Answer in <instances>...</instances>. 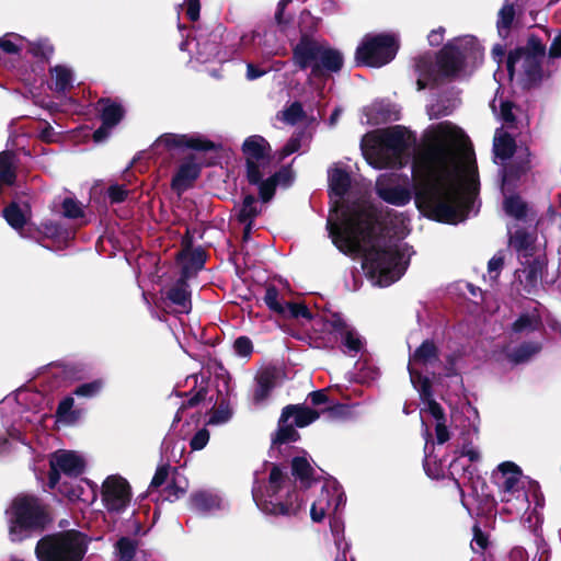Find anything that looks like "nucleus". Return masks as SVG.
Returning a JSON list of instances; mask_svg holds the SVG:
<instances>
[{"label": "nucleus", "mask_w": 561, "mask_h": 561, "mask_svg": "<svg viewBox=\"0 0 561 561\" xmlns=\"http://www.w3.org/2000/svg\"><path fill=\"white\" fill-rule=\"evenodd\" d=\"M462 130L445 121L433 126L413 162L415 203L430 219L457 225L472 210L479 191L477 168L463 178L459 139Z\"/></svg>", "instance_id": "1"}, {"label": "nucleus", "mask_w": 561, "mask_h": 561, "mask_svg": "<svg viewBox=\"0 0 561 561\" xmlns=\"http://www.w3.org/2000/svg\"><path fill=\"white\" fill-rule=\"evenodd\" d=\"M329 196L335 198L330 211L341 213V221L328 219L333 244L344 254L364 252L363 268L380 286H389L404 273L403 254L396 245L379 247V211L369 201H344L352 186L351 173L341 167L328 170Z\"/></svg>", "instance_id": "2"}, {"label": "nucleus", "mask_w": 561, "mask_h": 561, "mask_svg": "<svg viewBox=\"0 0 561 561\" xmlns=\"http://www.w3.org/2000/svg\"><path fill=\"white\" fill-rule=\"evenodd\" d=\"M9 535L13 542H21L39 535L53 523L48 505L33 494L16 495L7 511Z\"/></svg>", "instance_id": "3"}, {"label": "nucleus", "mask_w": 561, "mask_h": 561, "mask_svg": "<svg viewBox=\"0 0 561 561\" xmlns=\"http://www.w3.org/2000/svg\"><path fill=\"white\" fill-rule=\"evenodd\" d=\"M291 61L299 70L310 68V76L316 79L337 73L344 66V57L339 49L322 45L307 34H302L293 48Z\"/></svg>", "instance_id": "4"}, {"label": "nucleus", "mask_w": 561, "mask_h": 561, "mask_svg": "<svg viewBox=\"0 0 561 561\" xmlns=\"http://www.w3.org/2000/svg\"><path fill=\"white\" fill-rule=\"evenodd\" d=\"M286 474L278 465H273L268 476V486L263 493L260 489H252V496L257 507L268 515L296 516L302 507V499L294 485L286 494L284 501H278L277 495L283 489Z\"/></svg>", "instance_id": "5"}, {"label": "nucleus", "mask_w": 561, "mask_h": 561, "mask_svg": "<svg viewBox=\"0 0 561 561\" xmlns=\"http://www.w3.org/2000/svg\"><path fill=\"white\" fill-rule=\"evenodd\" d=\"M87 550L85 535L70 529L43 536L34 553L38 561H82Z\"/></svg>", "instance_id": "6"}, {"label": "nucleus", "mask_w": 561, "mask_h": 561, "mask_svg": "<svg viewBox=\"0 0 561 561\" xmlns=\"http://www.w3.org/2000/svg\"><path fill=\"white\" fill-rule=\"evenodd\" d=\"M546 55V45L535 34H529L526 45L518 46L508 51L506 57V70L512 80L515 75L516 64L523 61L520 84L524 90L538 87L543 78L542 61Z\"/></svg>", "instance_id": "7"}, {"label": "nucleus", "mask_w": 561, "mask_h": 561, "mask_svg": "<svg viewBox=\"0 0 561 561\" xmlns=\"http://www.w3.org/2000/svg\"><path fill=\"white\" fill-rule=\"evenodd\" d=\"M483 50L473 36L446 43L436 53V66L443 80H453L463 70L468 59H482Z\"/></svg>", "instance_id": "8"}, {"label": "nucleus", "mask_w": 561, "mask_h": 561, "mask_svg": "<svg viewBox=\"0 0 561 561\" xmlns=\"http://www.w3.org/2000/svg\"><path fill=\"white\" fill-rule=\"evenodd\" d=\"M398 49L393 35H365L355 50V62L357 66L380 68L394 59Z\"/></svg>", "instance_id": "9"}, {"label": "nucleus", "mask_w": 561, "mask_h": 561, "mask_svg": "<svg viewBox=\"0 0 561 561\" xmlns=\"http://www.w3.org/2000/svg\"><path fill=\"white\" fill-rule=\"evenodd\" d=\"M48 488L56 489L60 482V473L69 478H78L84 472V459L71 450H58L49 461Z\"/></svg>", "instance_id": "10"}, {"label": "nucleus", "mask_w": 561, "mask_h": 561, "mask_svg": "<svg viewBox=\"0 0 561 561\" xmlns=\"http://www.w3.org/2000/svg\"><path fill=\"white\" fill-rule=\"evenodd\" d=\"M242 152L245 157V176L249 183L260 180V162H268L271 146L268 141L260 136L252 135L244 139Z\"/></svg>", "instance_id": "11"}, {"label": "nucleus", "mask_w": 561, "mask_h": 561, "mask_svg": "<svg viewBox=\"0 0 561 561\" xmlns=\"http://www.w3.org/2000/svg\"><path fill=\"white\" fill-rule=\"evenodd\" d=\"M101 496L110 513H122L130 503L131 488L125 478L108 476L102 484Z\"/></svg>", "instance_id": "12"}, {"label": "nucleus", "mask_w": 561, "mask_h": 561, "mask_svg": "<svg viewBox=\"0 0 561 561\" xmlns=\"http://www.w3.org/2000/svg\"><path fill=\"white\" fill-rule=\"evenodd\" d=\"M156 148L163 146L168 151L174 149H191L198 152L218 151L222 147L198 134H173L161 135L153 145Z\"/></svg>", "instance_id": "13"}, {"label": "nucleus", "mask_w": 561, "mask_h": 561, "mask_svg": "<svg viewBox=\"0 0 561 561\" xmlns=\"http://www.w3.org/2000/svg\"><path fill=\"white\" fill-rule=\"evenodd\" d=\"M202 167L195 162V156H187L171 179V188L179 195L191 188L199 178Z\"/></svg>", "instance_id": "14"}, {"label": "nucleus", "mask_w": 561, "mask_h": 561, "mask_svg": "<svg viewBox=\"0 0 561 561\" xmlns=\"http://www.w3.org/2000/svg\"><path fill=\"white\" fill-rule=\"evenodd\" d=\"M377 142L380 147L390 151L394 156L396 160H399L409 149L407 129L401 125H396L380 130L377 137Z\"/></svg>", "instance_id": "15"}, {"label": "nucleus", "mask_w": 561, "mask_h": 561, "mask_svg": "<svg viewBox=\"0 0 561 561\" xmlns=\"http://www.w3.org/2000/svg\"><path fill=\"white\" fill-rule=\"evenodd\" d=\"M190 272L185 266L181 268L180 277L176 282L165 291V298L172 305L178 306L181 312L188 313L192 310V293L188 285Z\"/></svg>", "instance_id": "16"}, {"label": "nucleus", "mask_w": 561, "mask_h": 561, "mask_svg": "<svg viewBox=\"0 0 561 561\" xmlns=\"http://www.w3.org/2000/svg\"><path fill=\"white\" fill-rule=\"evenodd\" d=\"M282 422L294 419L293 423L296 427L302 428L320 417V411L309 408L305 404H287L282 409Z\"/></svg>", "instance_id": "17"}, {"label": "nucleus", "mask_w": 561, "mask_h": 561, "mask_svg": "<svg viewBox=\"0 0 561 561\" xmlns=\"http://www.w3.org/2000/svg\"><path fill=\"white\" fill-rule=\"evenodd\" d=\"M301 436L299 432L296 430V426L289 421L282 422V414L277 421V428L275 432L271 434V446L268 449V454L272 456L274 451L280 454V449L283 445L289 443H296L300 440Z\"/></svg>", "instance_id": "18"}, {"label": "nucleus", "mask_w": 561, "mask_h": 561, "mask_svg": "<svg viewBox=\"0 0 561 561\" xmlns=\"http://www.w3.org/2000/svg\"><path fill=\"white\" fill-rule=\"evenodd\" d=\"M278 373L275 367H265L255 377L256 388L253 393V401L261 403L266 400L276 386Z\"/></svg>", "instance_id": "19"}, {"label": "nucleus", "mask_w": 561, "mask_h": 561, "mask_svg": "<svg viewBox=\"0 0 561 561\" xmlns=\"http://www.w3.org/2000/svg\"><path fill=\"white\" fill-rule=\"evenodd\" d=\"M367 122L370 125H381L398 121L399 115L389 103L376 102L366 108Z\"/></svg>", "instance_id": "20"}, {"label": "nucleus", "mask_w": 561, "mask_h": 561, "mask_svg": "<svg viewBox=\"0 0 561 561\" xmlns=\"http://www.w3.org/2000/svg\"><path fill=\"white\" fill-rule=\"evenodd\" d=\"M543 263L539 257H535L534 260L527 262V265L523 270L524 280H522L523 289L528 295H533L537 291L538 285L540 283Z\"/></svg>", "instance_id": "21"}, {"label": "nucleus", "mask_w": 561, "mask_h": 561, "mask_svg": "<svg viewBox=\"0 0 561 561\" xmlns=\"http://www.w3.org/2000/svg\"><path fill=\"white\" fill-rule=\"evenodd\" d=\"M98 105L102 106L100 118L104 125L117 126L125 116L123 105L111 98H101Z\"/></svg>", "instance_id": "22"}, {"label": "nucleus", "mask_w": 561, "mask_h": 561, "mask_svg": "<svg viewBox=\"0 0 561 561\" xmlns=\"http://www.w3.org/2000/svg\"><path fill=\"white\" fill-rule=\"evenodd\" d=\"M220 497L209 491L199 490L193 492L188 499V506L191 510L208 513L213 510H217L220 507Z\"/></svg>", "instance_id": "23"}, {"label": "nucleus", "mask_w": 561, "mask_h": 561, "mask_svg": "<svg viewBox=\"0 0 561 561\" xmlns=\"http://www.w3.org/2000/svg\"><path fill=\"white\" fill-rule=\"evenodd\" d=\"M543 329V322L537 308L533 312L520 313L512 323V332L516 334L542 331Z\"/></svg>", "instance_id": "24"}, {"label": "nucleus", "mask_w": 561, "mask_h": 561, "mask_svg": "<svg viewBox=\"0 0 561 561\" xmlns=\"http://www.w3.org/2000/svg\"><path fill=\"white\" fill-rule=\"evenodd\" d=\"M437 360H439V348L433 340L426 339L410 355L409 364L413 362L426 366Z\"/></svg>", "instance_id": "25"}, {"label": "nucleus", "mask_w": 561, "mask_h": 561, "mask_svg": "<svg viewBox=\"0 0 561 561\" xmlns=\"http://www.w3.org/2000/svg\"><path fill=\"white\" fill-rule=\"evenodd\" d=\"M2 216L11 228L16 230L22 237H27L24 232L27 218L16 202L9 203L3 208Z\"/></svg>", "instance_id": "26"}, {"label": "nucleus", "mask_w": 561, "mask_h": 561, "mask_svg": "<svg viewBox=\"0 0 561 561\" xmlns=\"http://www.w3.org/2000/svg\"><path fill=\"white\" fill-rule=\"evenodd\" d=\"M514 0H505L497 13L496 28L501 38L505 39L510 35L515 19Z\"/></svg>", "instance_id": "27"}, {"label": "nucleus", "mask_w": 561, "mask_h": 561, "mask_svg": "<svg viewBox=\"0 0 561 561\" xmlns=\"http://www.w3.org/2000/svg\"><path fill=\"white\" fill-rule=\"evenodd\" d=\"M14 159L15 153L11 150L0 152V181L7 186H13L18 179Z\"/></svg>", "instance_id": "28"}, {"label": "nucleus", "mask_w": 561, "mask_h": 561, "mask_svg": "<svg viewBox=\"0 0 561 561\" xmlns=\"http://www.w3.org/2000/svg\"><path fill=\"white\" fill-rule=\"evenodd\" d=\"M53 76L54 90L57 93H66L73 87V73L64 65H56L49 69Z\"/></svg>", "instance_id": "29"}, {"label": "nucleus", "mask_w": 561, "mask_h": 561, "mask_svg": "<svg viewBox=\"0 0 561 561\" xmlns=\"http://www.w3.org/2000/svg\"><path fill=\"white\" fill-rule=\"evenodd\" d=\"M414 71L419 77L430 79L432 88L437 87L442 82L436 62L434 64L430 56L415 58Z\"/></svg>", "instance_id": "30"}, {"label": "nucleus", "mask_w": 561, "mask_h": 561, "mask_svg": "<svg viewBox=\"0 0 561 561\" xmlns=\"http://www.w3.org/2000/svg\"><path fill=\"white\" fill-rule=\"evenodd\" d=\"M378 195L382 201L396 206H404L411 199L410 192L402 186L378 188Z\"/></svg>", "instance_id": "31"}, {"label": "nucleus", "mask_w": 561, "mask_h": 561, "mask_svg": "<svg viewBox=\"0 0 561 561\" xmlns=\"http://www.w3.org/2000/svg\"><path fill=\"white\" fill-rule=\"evenodd\" d=\"M494 153L501 160L511 159L516 151L515 138L507 131H504L499 137L494 138L493 145Z\"/></svg>", "instance_id": "32"}, {"label": "nucleus", "mask_w": 561, "mask_h": 561, "mask_svg": "<svg viewBox=\"0 0 561 561\" xmlns=\"http://www.w3.org/2000/svg\"><path fill=\"white\" fill-rule=\"evenodd\" d=\"M206 252L202 247L188 251L183 260H176L181 264V268H188L190 278L193 274L204 268L206 262Z\"/></svg>", "instance_id": "33"}, {"label": "nucleus", "mask_w": 561, "mask_h": 561, "mask_svg": "<svg viewBox=\"0 0 561 561\" xmlns=\"http://www.w3.org/2000/svg\"><path fill=\"white\" fill-rule=\"evenodd\" d=\"M261 214V207L257 206L256 198L252 194H247L243 197L242 205L237 215L239 222L254 221V219Z\"/></svg>", "instance_id": "34"}, {"label": "nucleus", "mask_w": 561, "mask_h": 561, "mask_svg": "<svg viewBox=\"0 0 561 561\" xmlns=\"http://www.w3.org/2000/svg\"><path fill=\"white\" fill-rule=\"evenodd\" d=\"M330 497V490L323 486L319 499L312 503L310 508V516L313 522L320 523L324 519L327 511L331 506Z\"/></svg>", "instance_id": "35"}, {"label": "nucleus", "mask_w": 561, "mask_h": 561, "mask_svg": "<svg viewBox=\"0 0 561 561\" xmlns=\"http://www.w3.org/2000/svg\"><path fill=\"white\" fill-rule=\"evenodd\" d=\"M408 370L410 374L411 381L415 383L420 382L419 392L420 398L423 402H426L433 399V385L428 377L423 376L419 370H416L412 364L408 365Z\"/></svg>", "instance_id": "36"}, {"label": "nucleus", "mask_w": 561, "mask_h": 561, "mask_svg": "<svg viewBox=\"0 0 561 561\" xmlns=\"http://www.w3.org/2000/svg\"><path fill=\"white\" fill-rule=\"evenodd\" d=\"M503 205L504 210L508 216L517 220L526 218L528 207L519 195H511L508 197H505Z\"/></svg>", "instance_id": "37"}, {"label": "nucleus", "mask_w": 561, "mask_h": 561, "mask_svg": "<svg viewBox=\"0 0 561 561\" xmlns=\"http://www.w3.org/2000/svg\"><path fill=\"white\" fill-rule=\"evenodd\" d=\"M542 348L540 342L528 341L519 344L512 353V360L516 364L527 362L531 356Z\"/></svg>", "instance_id": "38"}, {"label": "nucleus", "mask_w": 561, "mask_h": 561, "mask_svg": "<svg viewBox=\"0 0 561 561\" xmlns=\"http://www.w3.org/2000/svg\"><path fill=\"white\" fill-rule=\"evenodd\" d=\"M283 319H306L311 321L313 313L304 302L286 301L284 305V313L279 316Z\"/></svg>", "instance_id": "39"}, {"label": "nucleus", "mask_w": 561, "mask_h": 561, "mask_svg": "<svg viewBox=\"0 0 561 561\" xmlns=\"http://www.w3.org/2000/svg\"><path fill=\"white\" fill-rule=\"evenodd\" d=\"M27 51L35 58L48 62L54 55L55 48L47 39H38L28 44Z\"/></svg>", "instance_id": "40"}, {"label": "nucleus", "mask_w": 561, "mask_h": 561, "mask_svg": "<svg viewBox=\"0 0 561 561\" xmlns=\"http://www.w3.org/2000/svg\"><path fill=\"white\" fill-rule=\"evenodd\" d=\"M263 301L275 314L280 316L284 313V305L286 301L283 300L279 290L275 285H268L266 287Z\"/></svg>", "instance_id": "41"}, {"label": "nucleus", "mask_w": 561, "mask_h": 561, "mask_svg": "<svg viewBox=\"0 0 561 561\" xmlns=\"http://www.w3.org/2000/svg\"><path fill=\"white\" fill-rule=\"evenodd\" d=\"M291 473L302 483L308 482L307 485L309 486L313 469L305 457L297 456L291 460Z\"/></svg>", "instance_id": "42"}, {"label": "nucleus", "mask_w": 561, "mask_h": 561, "mask_svg": "<svg viewBox=\"0 0 561 561\" xmlns=\"http://www.w3.org/2000/svg\"><path fill=\"white\" fill-rule=\"evenodd\" d=\"M90 367L84 363H67L62 366V375L69 380H83L89 377Z\"/></svg>", "instance_id": "43"}, {"label": "nucleus", "mask_w": 561, "mask_h": 561, "mask_svg": "<svg viewBox=\"0 0 561 561\" xmlns=\"http://www.w3.org/2000/svg\"><path fill=\"white\" fill-rule=\"evenodd\" d=\"M250 184L256 185L259 187V196L263 203H268L270 201H272V198L275 195L276 188H277L275 180L272 175L270 178H267L266 180H263V173L261 170H260V180L257 182L250 183Z\"/></svg>", "instance_id": "44"}, {"label": "nucleus", "mask_w": 561, "mask_h": 561, "mask_svg": "<svg viewBox=\"0 0 561 561\" xmlns=\"http://www.w3.org/2000/svg\"><path fill=\"white\" fill-rule=\"evenodd\" d=\"M186 486H182L176 478L172 476L171 481L168 483V485L161 491L160 497L161 501H168L170 503H173L181 497H183L186 494Z\"/></svg>", "instance_id": "45"}, {"label": "nucleus", "mask_w": 561, "mask_h": 561, "mask_svg": "<svg viewBox=\"0 0 561 561\" xmlns=\"http://www.w3.org/2000/svg\"><path fill=\"white\" fill-rule=\"evenodd\" d=\"M232 416V410L227 399H221L217 407L213 408L209 417V424H222L228 422Z\"/></svg>", "instance_id": "46"}, {"label": "nucleus", "mask_w": 561, "mask_h": 561, "mask_svg": "<svg viewBox=\"0 0 561 561\" xmlns=\"http://www.w3.org/2000/svg\"><path fill=\"white\" fill-rule=\"evenodd\" d=\"M104 386L102 379H95L91 382H85L77 386L72 391V394L82 398H93L100 393Z\"/></svg>", "instance_id": "47"}, {"label": "nucleus", "mask_w": 561, "mask_h": 561, "mask_svg": "<svg viewBox=\"0 0 561 561\" xmlns=\"http://www.w3.org/2000/svg\"><path fill=\"white\" fill-rule=\"evenodd\" d=\"M75 400L71 396L65 397L57 405L56 415L60 420L73 422L78 417V413L72 410Z\"/></svg>", "instance_id": "48"}, {"label": "nucleus", "mask_w": 561, "mask_h": 561, "mask_svg": "<svg viewBox=\"0 0 561 561\" xmlns=\"http://www.w3.org/2000/svg\"><path fill=\"white\" fill-rule=\"evenodd\" d=\"M62 215L68 219H79L84 217V210L81 204L71 197H66L61 203Z\"/></svg>", "instance_id": "49"}, {"label": "nucleus", "mask_w": 561, "mask_h": 561, "mask_svg": "<svg viewBox=\"0 0 561 561\" xmlns=\"http://www.w3.org/2000/svg\"><path fill=\"white\" fill-rule=\"evenodd\" d=\"M305 117L306 113L304 111L302 104L299 101L293 102L283 111V119L290 125L297 124Z\"/></svg>", "instance_id": "50"}, {"label": "nucleus", "mask_w": 561, "mask_h": 561, "mask_svg": "<svg viewBox=\"0 0 561 561\" xmlns=\"http://www.w3.org/2000/svg\"><path fill=\"white\" fill-rule=\"evenodd\" d=\"M171 470L173 472V476L175 477L178 474L176 467L172 468L169 463L159 466L153 474L149 488L159 489L160 486H162L168 481Z\"/></svg>", "instance_id": "51"}, {"label": "nucleus", "mask_w": 561, "mask_h": 561, "mask_svg": "<svg viewBox=\"0 0 561 561\" xmlns=\"http://www.w3.org/2000/svg\"><path fill=\"white\" fill-rule=\"evenodd\" d=\"M119 559H134L137 550V541L129 537H121L116 542Z\"/></svg>", "instance_id": "52"}, {"label": "nucleus", "mask_w": 561, "mask_h": 561, "mask_svg": "<svg viewBox=\"0 0 561 561\" xmlns=\"http://www.w3.org/2000/svg\"><path fill=\"white\" fill-rule=\"evenodd\" d=\"M342 337V344L351 352L358 353L363 348V343L360 337L356 334L355 330L350 328L343 334H340Z\"/></svg>", "instance_id": "53"}, {"label": "nucleus", "mask_w": 561, "mask_h": 561, "mask_svg": "<svg viewBox=\"0 0 561 561\" xmlns=\"http://www.w3.org/2000/svg\"><path fill=\"white\" fill-rule=\"evenodd\" d=\"M473 538L471 541V548L474 552H482L489 546V536L482 531L478 524L472 527Z\"/></svg>", "instance_id": "54"}, {"label": "nucleus", "mask_w": 561, "mask_h": 561, "mask_svg": "<svg viewBox=\"0 0 561 561\" xmlns=\"http://www.w3.org/2000/svg\"><path fill=\"white\" fill-rule=\"evenodd\" d=\"M276 185L288 187L294 181V173L290 165H283L278 171L272 175Z\"/></svg>", "instance_id": "55"}, {"label": "nucleus", "mask_w": 561, "mask_h": 561, "mask_svg": "<svg viewBox=\"0 0 561 561\" xmlns=\"http://www.w3.org/2000/svg\"><path fill=\"white\" fill-rule=\"evenodd\" d=\"M107 196L112 204L123 203L128 196V190L123 185L114 184L107 188Z\"/></svg>", "instance_id": "56"}, {"label": "nucleus", "mask_w": 561, "mask_h": 561, "mask_svg": "<svg viewBox=\"0 0 561 561\" xmlns=\"http://www.w3.org/2000/svg\"><path fill=\"white\" fill-rule=\"evenodd\" d=\"M233 348L240 356H249L253 351L252 341L248 336H239L234 340Z\"/></svg>", "instance_id": "57"}, {"label": "nucleus", "mask_w": 561, "mask_h": 561, "mask_svg": "<svg viewBox=\"0 0 561 561\" xmlns=\"http://www.w3.org/2000/svg\"><path fill=\"white\" fill-rule=\"evenodd\" d=\"M451 114L449 106L445 105L444 102L437 101L436 103L427 107V115L430 119H438L444 116Z\"/></svg>", "instance_id": "58"}, {"label": "nucleus", "mask_w": 561, "mask_h": 561, "mask_svg": "<svg viewBox=\"0 0 561 561\" xmlns=\"http://www.w3.org/2000/svg\"><path fill=\"white\" fill-rule=\"evenodd\" d=\"M209 440V432L206 428L197 431L191 438L190 447L192 450H202Z\"/></svg>", "instance_id": "59"}, {"label": "nucleus", "mask_w": 561, "mask_h": 561, "mask_svg": "<svg viewBox=\"0 0 561 561\" xmlns=\"http://www.w3.org/2000/svg\"><path fill=\"white\" fill-rule=\"evenodd\" d=\"M321 412L328 413L332 419L344 417L350 413V405L344 403H333L325 407Z\"/></svg>", "instance_id": "60"}, {"label": "nucleus", "mask_w": 561, "mask_h": 561, "mask_svg": "<svg viewBox=\"0 0 561 561\" xmlns=\"http://www.w3.org/2000/svg\"><path fill=\"white\" fill-rule=\"evenodd\" d=\"M207 393V387H201L193 396L182 403L181 409L185 410L197 407L201 402L206 400Z\"/></svg>", "instance_id": "61"}, {"label": "nucleus", "mask_w": 561, "mask_h": 561, "mask_svg": "<svg viewBox=\"0 0 561 561\" xmlns=\"http://www.w3.org/2000/svg\"><path fill=\"white\" fill-rule=\"evenodd\" d=\"M57 486L58 491L70 501L79 500L83 491L81 486L70 485L66 481L61 484H58Z\"/></svg>", "instance_id": "62"}, {"label": "nucleus", "mask_w": 561, "mask_h": 561, "mask_svg": "<svg viewBox=\"0 0 561 561\" xmlns=\"http://www.w3.org/2000/svg\"><path fill=\"white\" fill-rule=\"evenodd\" d=\"M327 324L330 325L331 330L337 334H343V332L350 329L348 324L340 313H333L331 319L327 321Z\"/></svg>", "instance_id": "63"}, {"label": "nucleus", "mask_w": 561, "mask_h": 561, "mask_svg": "<svg viewBox=\"0 0 561 561\" xmlns=\"http://www.w3.org/2000/svg\"><path fill=\"white\" fill-rule=\"evenodd\" d=\"M427 404L428 413L436 420L437 422H446V415L443 407L433 398L425 402Z\"/></svg>", "instance_id": "64"}]
</instances>
